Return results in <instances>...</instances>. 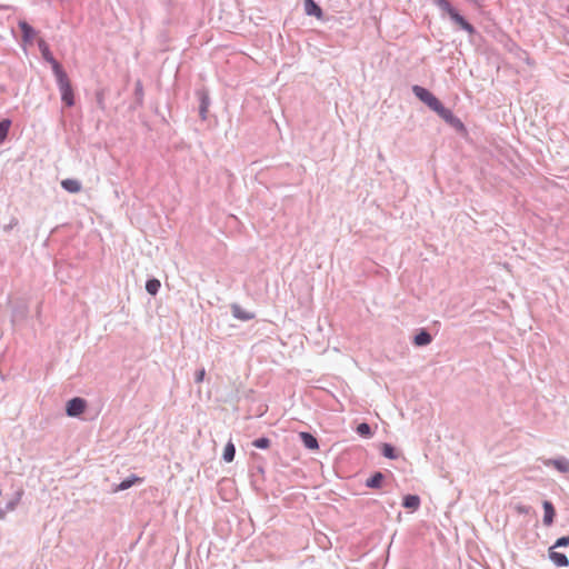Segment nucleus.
<instances>
[{
  "instance_id": "f257e3e1",
  "label": "nucleus",
  "mask_w": 569,
  "mask_h": 569,
  "mask_svg": "<svg viewBox=\"0 0 569 569\" xmlns=\"http://www.w3.org/2000/svg\"><path fill=\"white\" fill-rule=\"evenodd\" d=\"M58 88L61 93V100L67 107H72L74 104L73 90L70 83V80L64 72V70L54 74Z\"/></svg>"
},
{
  "instance_id": "f03ea898",
  "label": "nucleus",
  "mask_w": 569,
  "mask_h": 569,
  "mask_svg": "<svg viewBox=\"0 0 569 569\" xmlns=\"http://www.w3.org/2000/svg\"><path fill=\"white\" fill-rule=\"evenodd\" d=\"M412 92L420 101L427 104L435 112H437L438 109L442 106L440 100L435 94L421 86H413Z\"/></svg>"
},
{
  "instance_id": "7ed1b4c3",
  "label": "nucleus",
  "mask_w": 569,
  "mask_h": 569,
  "mask_svg": "<svg viewBox=\"0 0 569 569\" xmlns=\"http://www.w3.org/2000/svg\"><path fill=\"white\" fill-rule=\"evenodd\" d=\"M440 118H442L448 124L455 128L458 131H463L465 126L462 121L457 118L451 110L447 109L443 104L436 112Z\"/></svg>"
},
{
  "instance_id": "20e7f679",
  "label": "nucleus",
  "mask_w": 569,
  "mask_h": 569,
  "mask_svg": "<svg viewBox=\"0 0 569 569\" xmlns=\"http://www.w3.org/2000/svg\"><path fill=\"white\" fill-rule=\"evenodd\" d=\"M38 47H39V50L41 51L42 58L51 64L52 71L54 74L63 70L62 67L60 66V63L53 58V56L49 49V46L47 44V42L43 39H40L38 41Z\"/></svg>"
},
{
  "instance_id": "39448f33",
  "label": "nucleus",
  "mask_w": 569,
  "mask_h": 569,
  "mask_svg": "<svg viewBox=\"0 0 569 569\" xmlns=\"http://www.w3.org/2000/svg\"><path fill=\"white\" fill-rule=\"evenodd\" d=\"M86 408H87L86 400L77 397V398H72L71 400H69L67 402L66 411H67V415L70 417H78L81 413H83Z\"/></svg>"
},
{
  "instance_id": "423d86ee",
  "label": "nucleus",
  "mask_w": 569,
  "mask_h": 569,
  "mask_svg": "<svg viewBox=\"0 0 569 569\" xmlns=\"http://www.w3.org/2000/svg\"><path fill=\"white\" fill-rule=\"evenodd\" d=\"M451 20L457 23L461 29L466 30L470 34L475 32L473 27L458 13V11L451 6L450 9L446 11Z\"/></svg>"
},
{
  "instance_id": "0eeeda50",
  "label": "nucleus",
  "mask_w": 569,
  "mask_h": 569,
  "mask_svg": "<svg viewBox=\"0 0 569 569\" xmlns=\"http://www.w3.org/2000/svg\"><path fill=\"white\" fill-rule=\"evenodd\" d=\"M546 466H552L559 472L567 473L569 472V460L565 457L548 459L545 461Z\"/></svg>"
},
{
  "instance_id": "6e6552de",
  "label": "nucleus",
  "mask_w": 569,
  "mask_h": 569,
  "mask_svg": "<svg viewBox=\"0 0 569 569\" xmlns=\"http://www.w3.org/2000/svg\"><path fill=\"white\" fill-rule=\"evenodd\" d=\"M19 28L22 31V39L26 43H31L36 37V30L26 21L19 22Z\"/></svg>"
},
{
  "instance_id": "1a4fd4ad",
  "label": "nucleus",
  "mask_w": 569,
  "mask_h": 569,
  "mask_svg": "<svg viewBox=\"0 0 569 569\" xmlns=\"http://www.w3.org/2000/svg\"><path fill=\"white\" fill-rule=\"evenodd\" d=\"M22 495H23V490L19 489L16 492L14 498L7 502L4 510L0 511V519H3L7 512L13 511L17 508V506L19 505V502L21 500Z\"/></svg>"
},
{
  "instance_id": "9d476101",
  "label": "nucleus",
  "mask_w": 569,
  "mask_h": 569,
  "mask_svg": "<svg viewBox=\"0 0 569 569\" xmlns=\"http://www.w3.org/2000/svg\"><path fill=\"white\" fill-rule=\"evenodd\" d=\"M549 558L550 560L558 567H568L569 560L566 555L555 551L553 548L549 549Z\"/></svg>"
},
{
  "instance_id": "9b49d317",
  "label": "nucleus",
  "mask_w": 569,
  "mask_h": 569,
  "mask_svg": "<svg viewBox=\"0 0 569 569\" xmlns=\"http://www.w3.org/2000/svg\"><path fill=\"white\" fill-rule=\"evenodd\" d=\"M141 478L132 475L112 488V492H119L131 488L133 485L141 482Z\"/></svg>"
},
{
  "instance_id": "f8f14e48",
  "label": "nucleus",
  "mask_w": 569,
  "mask_h": 569,
  "mask_svg": "<svg viewBox=\"0 0 569 569\" xmlns=\"http://www.w3.org/2000/svg\"><path fill=\"white\" fill-rule=\"evenodd\" d=\"M61 187L70 193H78L82 189L81 182L77 179H64L61 181Z\"/></svg>"
},
{
  "instance_id": "ddd939ff",
  "label": "nucleus",
  "mask_w": 569,
  "mask_h": 569,
  "mask_svg": "<svg viewBox=\"0 0 569 569\" xmlns=\"http://www.w3.org/2000/svg\"><path fill=\"white\" fill-rule=\"evenodd\" d=\"M231 312L236 319H239L242 321H248V320H251L254 318L253 313L243 310L239 305H232Z\"/></svg>"
},
{
  "instance_id": "4468645a",
  "label": "nucleus",
  "mask_w": 569,
  "mask_h": 569,
  "mask_svg": "<svg viewBox=\"0 0 569 569\" xmlns=\"http://www.w3.org/2000/svg\"><path fill=\"white\" fill-rule=\"evenodd\" d=\"M305 11L308 16H315L318 19L322 17L321 8L313 0H305Z\"/></svg>"
},
{
  "instance_id": "2eb2a0df",
  "label": "nucleus",
  "mask_w": 569,
  "mask_h": 569,
  "mask_svg": "<svg viewBox=\"0 0 569 569\" xmlns=\"http://www.w3.org/2000/svg\"><path fill=\"white\" fill-rule=\"evenodd\" d=\"M543 511H545V515H543V523L545 526H551L552 522H553V518H555V508L552 506V503L550 501H545L543 502Z\"/></svg>"
},
{
  "instance_id": "dca6fc26",
  "label": "nucleus",
  "mask_w": 569,
  "mask_h": 569,
  "mask_svg": "<svg viewBox=\"0 0 569 569\" xmlns=\"http://www.w3.org/2000/svg\"><path fill=\"white\" fill-rule=\"evenodd\" d=\"M299 437L306 448L311 449V450L318 449V447H319L318 441L311 433L300 432Z\"/></svg>"
},
{
  "instance_id": "f3484780",
  "label": "nucleus",
  "mask_w": 569,
  "mask_h": 569,
  "mask_svg": "<svg viewBox=\"0 0 569 569\" xmlns=\"http://www.w3.org/2000/svg\"><path fill=\"white\" fill-rule=\"evenodd\" d=\"M432 341V337L426 330H421L413 338V343L418 347L428 346Z\"/></svg>"
},
{
  "instance_id": "a211bd4d",
  "label": "nucleus",
  "mask_w": 569,
  "mask_h": 569,
  "mask_svg": "<svg viewBox=\"0 0 569 569\" xmlns=\"http://www.w3.org/2000/svg\"><path fill=\"white\" fill-rule=\"evenodd\" d=\"M402 506L407 509L417 510L420 506V498L416 495H407L403 498Z\"/></svg>"
},
{
  "instance_id": "6ab92c4d",
  "label": "nucleus",
  "mask_w": 569,
  "mask_h": 569,
  "mask_svg": "<svg viewBox=\"0 0 569 569\" xmlns=\"http://www.w3.org/2000/svg\"><path fill=\"white\" fill-rule=\"evenodd\" d=\"M383 475L381 472H376L372 475V477H370L367 481H366V486L368 488H380L381 486V482L383 480Z\"/></svg>"
},
{
  "instance_id": "aec40b11",
  "label": "nucleus",
  "mask_w": 569,
  "mask_h": 569,
  "mask_svg": "<svg viewBox=\"0 0 569 569\" xmlns=\"http://www.w3.org/2000/svg\"><path fill=\"white\" fill-rule=\"evenodd\" d=\"M236 448L231 441H229L223 450V460L231 462L234 459Z\"/></svg>"
},
{
  "instance_id": "412c9836",
  "label": "nucleus",
  "mask_w": 569,
  "mask_h": 569,
  "mask_svg": "<svg viewBox=\"0 0 569 569\" xmlns=\"http://www.w3.org/2000/svg\"><path fill=\"white\" fill-rule=\"evenodd\" d=\"M161 287V283L158 279H150L146 283V290L151 295L156 296Z\"/></svg>"
},
{
  "instance_id": "4be33fe9",
  "label": "nucleus",
  "mask_w": 569,
  "mask_h": 569,
  "mask_svg": "<svg viewBox=\"0 0 569 569\" xmlns=\"http://www.w3.org/2000/svg\"><path fill=\"white\" fill-rule=\"evenodd\" d=\"M11 127V121L9 119H4L0 121V144L6 140L8 132Z\"/></svg>"
},
{
  "instance_id": "5701e85b",
  "label": "nucleus",
  "mask_w": 569,
  "mask_h": 569,
  "mask_svg": "<svg viewBox=\"0 0 569 569\" xmlns=\"http://www.w3.org/2000/svg\"><path fill=\"white\" fill-rule=\"evenodd\" d=\"M357 433L363 438H370L372 436L371 428L368 423L362 422L357 427Z\"/></svg>"
},
{
  "instance_id": "b1692460",
  "label": "nucleus",
  "mask_w": 569,
  "mask_h": 569,
  "mask_svg": "<svg viewBox=\"0 0 569 569\" xmlns=\"http://www.w3.org/2000/svg\"><path fill=\"white\" fill-rule=\"evenodd\" d=\"M382 455L388 459H397L398 458V455L396 453L395 448L389 443H383Z\"/></svg>"
},
{
  "instance_id": "393cba45",
  "label": "nucleus",
  "mask_w": 569,
  "mask_h": 569,
  "mask_svg": "<svg viewBox=\"0 0 569 569\" xmlns=\"http://www.w3.org/2000/svg\"><path fill=\"white\" fill-rule=\"evenodd\" d=\"M209 107V97L203 93L201 97V104H200V116L202 119H206V113Z\"/></svg>"
},
{
  "instance_id": "a878e982",
  "label": "nucleus",
  "mask_w": 569,
  "mask_h": 569,
  "mask_svg": "<svg viewBox=\"0 0 569 569\" xmlns=\"http://www.w3.org/2000/svg\"><path fill=\"white\" fill-rule=\"evenodd\" d=\"M253 447L258 449H267L270 446V440L268 438H258L252 442Z\"/></svg>"
},
{
  "instance_id": "bb28decb",
  "label": "nucleus",
  "mask_w": 569,
  "mask_h": 569,
  "mask_svg": "<svg viewBox=\"0 0 569 569\" xmlns=\"http://www.w3.org/2000/svg\"><path fill=\"white\" fill-rule=\"evenodd\" d=\"M567 546H569V536L560 537L559 539H557V541L555 542V545L551 548L556 549V548L567 547Z\"/></svg>"
},
{
  "instance_id": "cd10ccee",
  "label": "nucleus",
  "mask_w": 569,
  "mask_h": 569,
  "mask_svg": "<svg viewBox=\"0 0 569 569\" xmlns=\"http://www.w3.org/2000/svg\"><path fill=\"white\" fill-rule=\"evenodd\" d=\"M433 1L445 12L448 9H450V7H451V4L447 0H433Z\"/></svg>"
},
{
  "instance_id": "c85d7f7f",
  "label": "nucleus",
  "mask_w": 569,
  "mask_h": 569,
  "mask_svg": "<svg viewBox=\"0 0 569 569\" xmlns=\"http://www.w3.org/2000/svg\"><path fill=\"white\" fill-rule=\"evenodd\" d=\"M204 376H206V370H204L203 368H202V369H200V370H198V371L196 372V377H194L196 382H197V383L202 382V381H203V379H204Z\"/></svg>"
},
{
  "instance_id": "c756f323",
  "label": "nucleus",
  "mask_w": 569,
  "mask_h": 569,
  "mask_svg": "<svg viewBox=\"0 0 569 569\" xmlns=\"http://www.w3.org/2000/svg\"><path fill=\"white\" fill-rule=\"evenodd\" d=\"M568 12H569V8H568Z\"/></svg>"
}]
</instances>
